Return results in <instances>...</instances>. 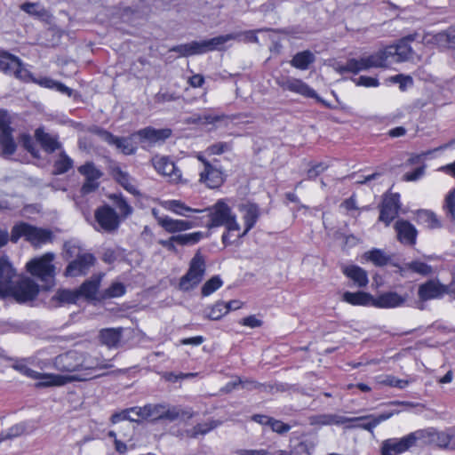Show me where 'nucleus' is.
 Masks as SVG:
<instances>
[{"label":"nucleus","instance_id":"obj_58","mask_svg":"<svg viewBox=\"0 0 455 455\" xmlns=\"http://www.w3.org/2000/svg\"><path fill=\"white\" fill-rule=\"evenodd\" d=\"M348 69H350V73L353 74H358L359 72L368 70L366 68L364 58L361 57L360 59H349Z\"/></svg>","mask_w":455,"mask_h":455},{"label":"nucleus","instance_id":"obj_24","mask_svg":"<svg viewBox=\"0 0 455 455\" xmlns=\"http://www.w3.org/2000/svg\"><path fill=\"white\" fill-rule=\"evenodd\" d=\"M407 297L399 295L395 291L384 292L378 297H373V306L379 308H391L404 304Z\"/></svg>","mask_w":455,"mask_h":455},{"label":"nucleus","instance_id":"obj_33","mask_svg":"<svg viewBox=\"0 0 455 455\" xmlns=\"http://www.w3.org/2000/svg\"><path fill=\"white\" fill-rule=\"evenodd\" d=\"M342 300L354 306H373V296L363 291H346Z\"/></svg>","mask_w":455,"mask_h":455},{"label":"nucleus","instance_id":"obj_23","mask_svg":"<svg viewBox=\"0 0 455 455\" xmlns=\"http://www.w3.org/2000/svg\"><path fill=\"white\" fill-rule=\"evenodd\" d=\"M35 139L40 144L44 152L52 154L62 148L57 134L49 133L43 127L35 131Z\"/></svg>","mask_w":455,"mask_h":455},{"label":"nucleus","instance_id":"obj_35","mask_svg":"<svg viewBox=\"0 0 455 455\" xmlns=\"http://www.w3.org/2000/svg\"><path fill=\"white\" fill-rule=\"evenodd\" d=\"M240 34H227L222 36H218L210 39H206L207 50L209 52L213 51H222L224 50V45L226 43L231 40L239 39Z\"/></svg>","mask_w":455,"mask_h":455},{"label":"nucleus","instance_id":"obj_10","mask_svg":"<svg viewBox=\"0 0 455 455\" xmlns=\"http://www.w3.org/2000/svg\"><path fill=\"white\" fill-rule=\"evenodd\" d=\"M207 212L209 217V222L207 227L209 228L221 227L226 224L228 220L233 215L231 208L222 200H219L212 207L202 210Z\"/></svg>","mask_w":455,"mask_h":455},{"label":"nucleus","instance_id":"obj_13","mask_svg":"<svg viewBox=\"0 0 455 455\" xmlns=\"http://www.w3.org/2000/svg\"><path fill=\"white\" fill-rule=\"evenodd\" d=\"M0 70L22 80L28 76V70L22 67L21 60L6 52L0 53Z\"/></svg>","mask_w":455,"mask_h":455},{"label":"nucleus","instance_id":"obj_44","mask_svg":"<svg viewBox=\"0 0 455 455\" xmlns=\"http://www.w3.org/2000/svg\"><path fill=\"white\" fill-rule=\"evenodd\" d=\"M364 258L372 262L377 267H384L387 265L390 257L379 249H373L364 253Z\"/></svg>","mask_w":455,"mask_h":455},{"label":"nucleus","instance_id":"obj_38","mask_svg":"<svg viewBox=\"0 0 455 455\" xmlns=\"http://www.w3.org/2000/svg\"><path fill=\"white\" fill-rule=\"evenodd\" d=\"M435 42L443 48L455 49V28H449L434 36Z\"/></svg>","mask_w":455,"mask_h":455},{"label":"nucleus","instance_id":"obj_2","mask_svg":"<svg viewBox=\"0 0 455 455\" xmlns=\"http://www.w3.org/2000/svg\"><path fill=\"white\" fill-rule=\"evenodd\" d=\"M24 237L26 241L35 247H40L52 239V232L47 228H37L26 222H20L13 226L11 231V241L17 243Z\"/></svg>","mask_w":455,"mask_h":455},{"label":"nucleus","instance_id":"obj_5","mask_svg":"<svg viewBox=\"0 0 455 455\" xmlns=\"http://www.w3.org/2000/svg\"><path fill=\"white\" fill-rule=\"evenodd\" d=\"M426 433L423 430H417L402 438H389L384 440L380 446V455L402 454L411 447L416 446L417 443L423 439Z\"/></svg>","mask_w":455,"mask_h":455},{"label":"nucleus","instance_id":"obj_3","mask_svg":"<svg viewBox=\"0 0 455 455\" xmlns=\"http://www.w3.org/2000/svg\"><path fill=\"white\" fill-rule=\"evenodd\" d=\"M55 258L54 253L46 252L40 257L31 259L26 264L27 271L48 286L53 285L56 275L55 266L52 261Z\"/></svg>","mask_w":455,"mask_h":455},{"label":"nucleus","instance_id":"obj_6","mask_svg":"<svg viewBox=\"0 0 455 455\" xmlns=\"http://www.w3.org/2000/svg\"><path fill=\"white\" fill-rule=\"evenodd\" d=\"M39 293V285L32 279L24 277L14 282L6 296L12 297L19 303H26L34 300Z\"/></svg>","mask_w":455,"mask_h":455},{"label":"nucleus","instance_id":"obj_55","mask_svg":"<svg viewBox=\"0 0 455 455\" xmlns=\"http://www.w3.org/2000/svg\"><path fill=\"white\" fill-rule=\"evenodd\" d=\"M419 218L427 224V227L430 228H439L440 222L437 220L435 213L429 211H421L419 213Z\"/></svg>","mask_w":455,"mask_h":455},{"label":"nucleus","instance_id":"obj_64","mask_svg":"<svg viewBox=\"0 0 455 455\" xmlns=\"http://www.w3.org/2000/svg\"><path fill=\"white\" fill-rule=\"evenodd\" d=\"M5 431L7 433V437H9L10 439H12V438L18 437V436L21 435L23 433H25L26 426L24 423H19V424H16L14 426L11 427L10 428H8Z\"/></svg>","mask_w":455,"mask_h":455},{"label":"nucleus","instance_id":"obj_39","mask_svg":"<svg viewBox=\"0 0 455 455\" xmlns=\"http://www.w3.org/2000/svg\"><path fill=\"white\" fill-rule=\"evenodd\" d=\"M363 58L367 69L386 67L389 62L385 48L369 56H363Z\"/></svg>","mask_w":455,"mask_h":455},{"label":"nucleus","instance_id":"obj_21","mask_svg":"<svg viewBox=\"0 0 455 455\" xmlns=\"http://www.w3.org/2000/svg\"><path fill=\"white\" fill-rule=\"evenodd\" d=\"M152 213L156 219L157 223L168 233L185 231L194 227V223L192 221L173 220L166 215L159 216L155 209L152 211Z\"/></svg>","mask_w":455,"mask_h":455},{"label":"nucleus","instance_id":"obj_18","mask_svg":"<svg viewBox=\"0 0 455 455\" xmlns=\"http://www.w3.org/2000/svg\"><path fill=\"white\" fill-rule=\"evenodd\" d=\"M448 292V287L437 280H428L419 287L418 295L420 300L427 301L440 299Z\"/></svg>","mask_w":455,"mask_h":455},{"label":"nucleus","instance_id":"obj_59","mask_svg":"<svg viewBox=\"0 0 455 455\" xmlns=\"http://www.w3.org/2000/svg\"><path fill=\"white\" fill-rule=\"evenodd\" d=\"M12 117L9 112L5 109H0V132L13 130L10 124Z\"/></svg>","mask_w":455,"mask_h":455},{"label":"nucleus","instance_id":"obj_57","mask_svg":"<svg viewBox=\"0 0 455 455\" xmlns=\"http://www.w3.org/2000/svg\"><path fill=\"white\" fill-rule=\"evenodd\" d=\"M443 208L451 218L455 220V188L446 196Z\"/></svg>","mask_w":455,"mask_h":455},{"label":"nucleus","instance_id":"obj_53","mask_svg":"<svg viewBox=\"0 0 455 455\" xmlns=\"http://www.w3.org/2000/svg\"><path fill=\"white\" fill-rule=\"evenodd\" d=\"M404 268L422 275H428L432 273L431 266L419 260L406 263Z\"/></svg>","mask_w":455,"mask_h":455},{"label":"nucleus","instance_id":"obj_27","mask_svg":"<svg viewBox=\"0 0 455 455\" xmlns=\"http://www.w3.org/2000/svg\"><path fill=\"white\" fill-rule=\"evenodd\" d=\"M37 377L33 379H37L36 384V387H60L69 383V379L64 375L52 374V373H40L37 371Z\"/></svg>","mask_w":455,"mask_h":455},{"label":"nucleus","instance_id":"obj_45","mask_svg":"<svg viewBox=\"0 0 455 455\" xmlns=\"http://www.w3.org/2000/svg\"><path fill=\"white\" fill-rule=\"evenodd\" d=\"M114 177L116 180L129 193L131 194H137L138 191L134 185L131 182V177L129 174L125 172H123L120 168H115L114 169Z\"/></svg>","mask_w":455,"mask_h":455},{"label":"nucleus","instance_id":"obj_15","mask_svg":"<svg viewBox=\"0 0 455 455\" xmlns=\"http://www.w3.org/2000/svg\"><path fill=\"white\" fill-rule=\"evenodd\" d=\"M96 258L92 253H81L70 261L66 267L65 274L68 276H79L86 275L94 266Z\"/></svg>","mask_w":455,"mask_h":455},{"label":"nucleus","instance_id":"obj_60","mask_svg":"<svg viewBox=\"0 0 455 455\" xmlns=\"http://www.w3.org/2000/svg\"><path fill=\"white\" fill-rule=\"evenodd\" d=\"M269 427L271 429L277 434H284L287 433L291 429V426L283 423L281 420L271 418L269 422Z\"/></svg>","mask_w":455,"mask_h":455},{"label":"nucleus","instance_id":"obj_61","mask_svg":"<svg viewBox=\"0 0 455 455\" xmlns=\"http://www.w3.org/2000/svg\"><path fill=\"white\" fill-rule=\"evenodd\" d=\"M20 141L27 151L31 153L33 156H36L35 143L29 134H21L20 137Z\"/></svg>","mask_w":455,"mask_h":455},{"label":"nucleus","instance_id":"obj_47","mask_svg":"<svg viewBox=\"0 0 455 455\" xmlns=\"http://www.w3.org/2000/svg\"><path fill=\"white\" fill-rule=\"evenodd\" d=\"M80 174L85 177L87 180H98L103 175L102 172L98 169L92 162H86L84 164L78 168Z\"/></svg>","mask_w":455,"mask_h":455},{"label":"nucleus","instance_id":"obj_19","mask_svg":"<svg viewBox=\"0 0 455 455\" xmlns=\"http://www.w3.org/2000/svg\"><path fill=\"white\" fill-rule=\"evenodd\" d=\"M17 273L6 257L0 258V295L6 296V292L14 283Z\"/></svg>","mask_w":455,"mask_h":455},{"label":"nucleus","instance_id":"obj_1","mask_svg":"<svg viewBox=\"0 0 455 455\" xmlns=\"http://www.w3.org/2000/svg\"><path fill=\"white\" fill-rule=\"evenodd\" d=\"M53 365L61 372L71 373V375H65L69 379V382L86 381L101 377L105 374L98 371L112 366L101 356L76 350L59 355L55 357Z\"/></svg>","mask_w":455,"mask_h":455},{"label":"nucleus","instance_id":"obj_41","mask_svg":"<svg viewBox=\"0 0 455 455\" xmlns=\"http://www.w3.org/2000/svg\"><path fill=\"white\" fill-rule=\"evenodd\" d=\"M165 209L173 212L176 214L188 217L189 212H203L201 210L193 209L187 206L180 200H170L164 203Z\"/></svg>","mask_w":455,"mask_h":455},{"label":"nucleus","instance_id":"obj_62","mask_svg":"<svg viewBox=\"0 0 455 455\" xmlns=\"http://www.w3.org/2000/svg\"><path fill=\"white\" fill-rule=\"evenodd\" d=\"M355 82L356 85L365 87H377L379 84L377 78L365 76H359Z\"/></svg>","mask_w":455,"mask_h":455},{"label":"nucleus","instance_id":"obj_28","mask_svg":"<svg viewBox=\"0 0 455 455\" xmlns=\"http://www.w3.org/2000/svg\"><path fill=\"white\" fill-rule=\"evenodd\" d=\"M342 272L347 277L353 280L358 287L363 288L368 284L369 279L367 272L358 266H345L342 267Z\"/></svg>","mask_w":455,"mask_h":455},{"label":"nucleus","instance_id":"obj_46","mask_svg":"<svg viewBox=\"0 0 455 455\" xmlns=\"http://www.w3.org/2000/svg\"><path fill=\"white\" fill-rule=\"evenodd\" d=\"M12 132L13 130L0 132V146L5 155H12L16 150Z\"/></svg>","mask_w":455,"mask_h":455},{"label":"nucleus","instance_id":"obj_32","mask_svg":"<svg viewBox=\"0 0 455 455\" xmlns=\"http://www.w3.org/2000/svg\"><path fill=\"white\" fill-rule=\"evenodd\" d=\"M137 135L132 134L129 137H116L113 135V139L109 140V145L115 146L124 155H132L137 150V145L133 142V138Z\"/></svg>","mask_w":455,"mask_h":455},{"label":"nucleus","instance_id":"obj_56","mask_svg":"<svg viewBox=\"0 0 455 455\" xmlns=\"http://www.w3.org/2000/svg\"><path fill=\"white\" fill-rule=\"evenodd\" d=\"M130 411H132V414H134L136 417H132V422H140L143 420H148V403L144 406H134L131 407Z\"/></svg>","mask_w":455,"mask_h":455},{"label":"nucleus","instance_id":"obj_49","mask_svg":"<svg viewBox=\"0 0 455 455\" xmlns=\"http://www.w3.org/2000/svg\"><path fill=\"white\" fill-rule=\"evenodd\" d=\"M227 315L225 308V303L223 301H218L213 306L204 311V316L207 319L217 321Z\"/></svg>","mask_w":455,"mask_h":455},{"label":"nucleus","instance_id":"obj_12","mask_svg":"<svg viewBox=\"0 0 455 455\" xmlns=\"http://www.w3.org/2000/svg\"><path fill=\"white\" fill-rule=\"evenodd\" d=\"M151 162L159 174L169 177L172 182H181V171L176 167L169 156H155Z\"/></svg>","mask_w":455,"mask_h":455},{"label":"nucleus","instance_id":"obj_20","mask_svg":"<svg viewBox=\"0 0 455 455\" xmlns=\"http://www.w3.org/2000/svg\"><path fill=\"white\" fill-rule=\"evenodd\" d=\"M399 195L392 194L384 198L380 208L379 220L388 226L398 215Z\"/></svg>","mask_w":455,"mask_h":455},{"label":"nucleus","instance_id":"obj_40","mask_svg":"<svg viewBox=\"0 0 455 455\" xmlns=\"http://www.w3.org/2000/svg\"><path fill=\"white\" fill-rule=\"evenodd\" d=\"M79 299V292L77 290L60 289L52 297V301H57L58 305L61 304H75Z\"/></svg>","mask_w":455,"mask_h":455},{"label":"nucleus","instance_id":"obj_30","mask_svg":"<svg viewBox=\"0 0 455 455\" xmlns=\"http://www.w3.org/2000/svg\"><path fill=\"white\" fill-rule=\"evenodd\" d=\"M242 211L244 212L243 219L245 229L242 235H239V237L245 235L254 227L259 217V209L255 204H243Z\"/></svg>","mask_w":455,"mask_h":455},{"label":"nucleus","instance_id":"obj_54","mask_svg":"<svg viewBox=\"0 0 455 455\" xmlns=\"http://www.w3.org/2000/svg\"><path fill=\"white\" fill-rule=\"evenodd\" d=\"M125 287L122 283H114L108 289H106L101 295L102 299L117 298L124 295Z\"/></svg>","mask_w":455,"mask_h":455},{"label":"nucleus","instance_id":"obj_22","mask_svg":"<svg viewBox=\"0 0 455 455\" xmlns=\"http://www.w3.org/2000/svg\"><path fill=\"white\" fill-rule=\"evenodd\" d=\"M199 181L209 188H217L224 182L221 171L211 163H205V167L200 172Z\"/></svg>","mask_w":455,"mask_h":455},{"label":"nucleus","instance_id":"obj_52","mask_svg":"<svg viewBox=\"0 0 455 455\" xmlns=\"http://www.w3.org/2000/svg\"><path fill=\"white\" fill-rule=\"evenodd\" d=\"M222 280L219 275L210 278L202 287V295L209 296L222 286Z\"/></svg>","mask_w":455,"mask_h":455},{"label":"nucleus","instance_id":"obj_51","mask_svg":"<svg viewBox=\"0 0 455 455\" xmlns=\"http://www.w3.org/2000/svg\"><path fill=\"white\" fill-rule=\"evenodd\" d=\"M202 237L203 234L201 232L173 235V239L176 240V243L180 245L195 244L198 243Z\"/></svg>","mask_w":455,"mask_h":455},{"label":"nucleus","instance_id":"obj_31","mask_svg":"<svg viewBox=\"0 0 455 455\" xmlns=\"http://www.w3.org/2000/svg\"><path fill=\"white\" fill-rule=\"evenodd\" d=\"M221 425V421L209 419L206 421L197 423L190 429L186 430V435L190 438H197L199 435H204Z\"/></svg>","mask_w":455,"mask_h":455},{"label":"nucleus","instance_id":"obj_17","mask_svg":"<svg viewBox=\"0 0 455 455\" xmlns=\"http://www.w3.org/2000/svg\"><path fill=\"white\" fill-rule=\"evenodd\" d=\"M172 133V132L169 128L155 129L148 126L139 130L134 133V135H137V137L140 138V142H147L152 146L164 142L171 137Z\"/></svg>","mask_w":455,"mask_h":455},{"label":"nucleus","instance_id":"obj_63","mask_svg":"<svg viewBox=\"0 0 455 455\" xmlns=\"http://www.w3.org/2000/svg\"><path fill=\"white\" fill-rule=\"evenodd\" d=\"M12 367L16 371H20L21 374H23L30 379H34L38 376L36 371L30 369L29 367H28L26 364H24L22 363H17L13 364Z\"/></svg>","mask_w":455,"mask_h":455},{"label":"nucleus","instance_id":"obj_48","mask_svg":"<svg viewBox=\"0 0 455 455\" xmlns=\"http://www.w3.org/2000/svg\"><path fill=\"white\" fill-rule=\"evenodd\" d=\"M35 83L38 84L39 85L49 88V89H55L60 92L66 93L68 95H71V89L66 86L65 84L54 81L48 77L40 78L38 80H34Z\"/></svg>","mask_w":455,"mask_h":455},{"label":"nucleus","instance_id":"obj_34","mask_svg":"<svg viewBox=\"0 0 455 455\" xmlns=\"http://www.w3.org/2000/svg\"><path fill=\"white\" fill-rule=\"evenodd\" d=\"M122 328H108L100 331V342L108 347H116L122 339Z\"/></svg>","mask_w":455,"mask_h":455},{"label":"nucleus","instance_id":"obj_36","mask_svg":"<svg viewBox=\"0 0 455 455\" xmlns=\"http://www.w3.org/2000/svg\"><path fill=\"white\" fill-rule=\"evenodd\" d=\"M108 198L112 201L116 208L118 210L120 219H126L132 213V207L128 204L122 194H110Z\"/></svg>","mask_w":455,"mask_h":455},{"label":"nucleus","instance_id":"obj_16","mask_svg":"<svg viewBox=\"0 0 455 455\" xmlns=\"http://www.w3.org/2000/svg\"><path fill=\"white\" fill-rule=\"evenodd\" d=\"M414 40V36H408L401 39L398 44L385 48L389 61L401 62L409 60L412 49L410 42Z\"/></svg>","mask_w":455,"mask_h":455},{"label":"nucleus","instance_id":"obj_14","mask_svg":"<svg viewBox=\"0 0 455 455\" xmlns=\"http://www.w3.org/2000/svg\"><path fill=\"white\" fill-rule=\"evenodd\" d=\"M426 435L420 441L435 443L441 448L455 450V427L447 428L445 431L423 430Z\"/></svg>","mask_w":455,"mask_h":455},{"label":"nucleus","instance_id":"obj_37","mask_svg":"<svg viewBox=\"0 0 455 455\" xmlns=\"http://www.w3.org/2000/svg\"><path fill=\"white\" fill-rule=\"evenodd\" d=\"M315 58L313 52L310 51H303L296 53L291 60V65L298 69L306 70L308 68L310 64L315 61Z\"/></svg>","mask_w":455,"mask_h":455},{"label":"nucleus","instance_id":"obj_9","mask_svg":"<svg viewBox=\"0 0 455 455\" xmlns=\"http://www.w3.org/2000/svg\"><path fill=\"white\" fill-rule=\"evenodd\" d=\"M148 421L157 422L167 420L169 422L179 419V411L176 406L168 403H148Z\"/></svg>","mask_w":455,"mask_h":455},{"label":"nucleus","instance_id":"obj_42","mask_svg":"<svg viewBox=\"0 0 455 455\" xmlns=\"http://www.w3.org/2000/svg\"><path fill=\"white\" fill-rule=\"evenodd\" d=\"M348 422L347 417L338 414H321L313 418L312 423L317 425H341Z\"/></svg>","mask_w":455,"mask_h":455},{"label":"nucleus","instance_id":"obj_7","mask_svg":"<svg viewBox=\"0 0 455 455\" xmlns=\"http://www.w3.org/2000/svg\"><path fill=\"white\" fill-rule=\"evenodd\" d=\"M94 218L99 226V228L95 227L97 230L112 233L115 232L120 225L119 215L113 208L107 204L96 209Z\"/></svg>","mask_w":455,"mask_h":455},{"label":"nucleus","instance_id":"obj_50","mask_svg":"<svg viewBox=\"0 0 455 455\" xmlns=\"http://www.w3.org/2000/svg\"><path fill=\"white\" fill-rule=\"evenodd\" d=\"M20 9L29 15L44 18L47 15V11L38 3H24L20 5Z\"/></svg>","mask_w":455,"mask_h":455},{"label":"nucleus","instance_id":"obj_4","mask_svg":"<svg viewBox=\"0 0 455 455\" xmlns=\"http://www.w3.org/2000/svg\"><path fill=\"white\" fill-rule=\"evenodd\" d=\"M205 271L204 257L200 251H197L191 259L187 273L180 278L179 289L182 291H189L195 289L203 281Z\"/></svg>","mask_w":455,"mask_h":455},{"label":"nucleus","instance_id":"obj_11","mask_svg":"<svg viewBox=\"0 0 455 455\" xmlns=\"http://www.w3.org/2000/svg\"><path fill=\"white\" fill-rule=\"evenodd\" d=\"M400 412L398 410H390L384 411L379 415H365L361 417H355V418H347L348 422H358L355 427L367 430L373 434L374 428L379 425L381 422L389 419L394 415H396Z\"/></svg>","mask_w":455,"mask_h":455},{"label":"nucleus","instance_id":"obj_25","mask_svg":"<svg viewBox=\"0 0 455 455\" xmlns=\"http://www.w3.org/2000/svg\"><path fill=\"white\" fill-rule=\"evenodd\" d=\"M398 240L405 244L413 245L416 242L417 230L407 220H398L395 225Z\"/></svg>","mask_w":455,"mask_h":455},{"label":"nucleus","instance_id":"obj_8","mask_svg":"<svg viewBox=\"0 0 455 455\" xmlns=\"http://www.w3.org/2000/svg\"><path fill=\"white\" fill-rule=\"evenodd\" d=\"M276 84L284 91H289L294 93L300 94L307 98L316 99L318 101L327 105L323 100H321L315 91L309 87L302 80L290 77V76H280L275 79Z\"/></svg>","mask_w":455,"mask_h":455},{"label":"nucleus","instance_id":"obj_43","mask_svg":"<svg viewBox=\"0 0 455 455\" xmlns=\"http://www.w3.org/2000/svg\"><path fill=\"white\" fill-rule=\"evenodd\" d=\"M73 167V160L64 152L59 154L58 159L54 162V174H63Z\"/></svg>","mask_w":455,"mask_h":455},{"label":"nucleus","instance_id":"obj_26","mask_svg":"<svg viewBox=\"0 0 455 455\" xmlns=\"http://www.w3.org/2000/svg\"><path fill=\"white\" fill-rule=\"evenodd\" d=\"M172 52L180 56L188 57L192 55L204 54L208 52L206 41H192L190 43L176 45L171 49Z\"/></svg>","mask_w":455,"mask_h":455},{"label":"nucleus","instance_id":"obj_29","mask_svg":"<svg viewBox=\"0 0 455 455\" xmlns=\"http://www.w3.org/2000/svg\"><path fill=\"white\" fill-rule=\"evenodd\" d=\"M101 278V274L94 275L90 279L84 282L77 290L79 297L83 296L88 299H94L100 288Z\"/></svg>","mask_w":455,"mask_h":455}]
</instances>
